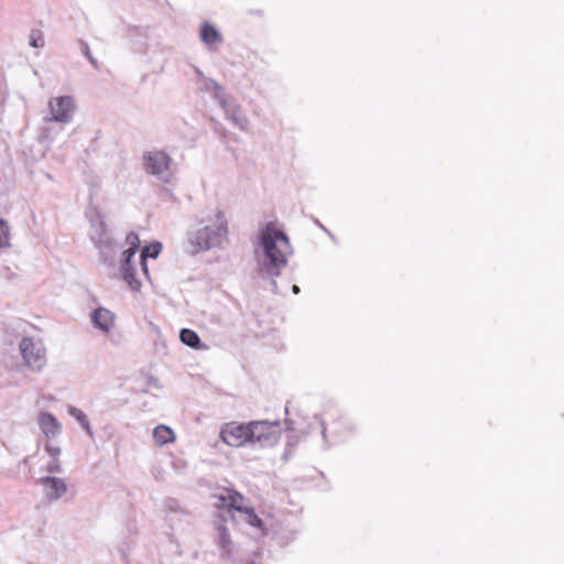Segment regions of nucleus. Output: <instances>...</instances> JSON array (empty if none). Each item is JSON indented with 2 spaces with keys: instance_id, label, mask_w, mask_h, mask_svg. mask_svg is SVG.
I'll return each mask as SVG.
<instances>
[{
  "instance_id": "nucleus-23",
  "label": "nucleus",
  "mask_w": 564,
  "mask_h": 564,
  "mask_svg": "<svg viewBox=\"0 0 564 564\" xmlns=\"http://www.w3.org/2000/svg\"><path fill=\"white\" fill-rule=\"evenodd\" d=\"M164 508L167 512H171V513H182V514L187 513V511L181 506L180 501L174 498L165 499Z\"/></svg>"
},
{
  "instance_id": "nucleus-25",
  "label": "nucleus",
  "mask_w": 564,
  "mask_h": 564,
  "mask_svg": "<svg viewBox=\"0 0 564 564\" xmlns=\"http://www.w3.org/2000/svg\"><path fill=\"white\" fill-rule=\"evenodd\" d=\"M247 516L246 521L254 527V528H263V521L258 517V514L254 512L251 508H245L243 511Z\"/></svg>"
},
{
  "instance_id": "nucleus-26",
  "label": "nucleus",
  "mask_w": 564,
  "mask_h": 564,
  "mask_svg": "<svg viewBox=\"0 0 564 564\" xmlns=\"http://www.w3.org/2000/svg\"><path fill=\"white\" fill-rule=\"evenodd\" d=\"M126 243L128 247L138 248L140 247V239L137 232L130 231L126 237Z\"/></svg>"
},
{
  "instance_id": "nucleus-20",
  "label": "nucleus",
  "mask_w": 564,
  "mask_h": 564,
  "mask_svg": "<svg viewBox=\"0 0 564 564\" xmlns=\"http://www.w3.org/2000/svg\"><path fill=\"white\" fill-rule=\"evenodd\" d=\"M202 89H204L206 91H212L214 98L217 101H219L221 99V97H225L227 95L224 87L220 86L216 80H214L212 78H204Z\"/></svg>"
},
{
  "instance_id": "nucleus-32",
  "label": "nucleus",
  "mask_w": 564,
  "mask_h": 564,
  "mask_svg": "<svg viewBox=\"0 0 564 564\" xmlns=\"http://www.w3.org/2000/svg\"><path fill=\"white\" fill-rule=\"evenodd\" d=\"M88 61L95 69H99V63L94 56L88 58Z\"/></svg>"
},
{
  "instance_id": "nucleus-3",
  "label": "nucleus",
  "mask_w": 564,
  "mask_h": 564,
  "mask_svg": "<svg viewBox=\"0 0 564 564\" xmlns=\"http://www.w3.org/2000/svg\"><path fill=\"white\" fill-rule=\"evenodd\" d=\"M228 234L227 220L221 212L216 215V224L187 232L188 252L196 254L221 243Z\"/></svg>"
},
{
  "instance_id": "nucleus-31",
  "label": "nucleus",
  "mask_w": 564,
  "mask_h": 564,
  "mask_svg": "<svg viewBox=\"0 0 564 564\" xmlns=\"http://www.w3.org/2000/svg\"><path fill=\"white\" fill-rule=\"evenodd\" d=\"M3 272H4V278L8 279V280H13L15 278V273H13L10 268H4L3 269Z\"/></svg>"
},
{
  "instance_id": "nucleus-34",
  "label": "nucleus",
  "mask_w": 564,
  "mask_h": 564,
  "mask_svg": "<svg viewBox=\"0 0 564 564\" xmlns=\"http://www.w3.org/2000/svg\"><path fill=\"white\" fill-rule=\"evenodd\" d=\"M315 224H316L319 228H322L323 230H325V231H326V228H325V227L319 223V220H318V219H315Z\"/></svg>"
},
{
  "instance_id": "nucleus-10",
  "label": "nucleus",
  "mask_w": 564,
  "mask_h": 564,
  "mask_svg": "<svg viewBox=\"0 0 564 564\" xmlns=\"http://www.w3.org/2000/svg\"><path fill=\"white\" fill-rule=\"evenodd\" d=\"M90 322L95 328L109 333L115 324V314L105 307H98L91 312Z\"/></svg>"
},
{
  "instance_id": "nucleus-12",
  "label": "nucleus",
  "mask_w": 564,
  "mask_h": 564,
  "mask_svg": "<svg viewBox=\"0 0 564 564\" xmlns=\"http://www.w3.org/2000/svg\"><path fill=\"white\" fill-rule=\"evenodd\" d=\"M99 250V257L104 264L108 267H115L116 264V256L119 249V246L112 239L104 245L97 247Z\"/></svg>"
},
{
  "instance_id": "nucleus-29",
  "label": "nucleus",
  "mask_w": 564,
  "mask_h": 564,
  "mask_svg": "<svg viewBox=\"0 0 564 564\" xmlns=\"http://www.w3.org/2000/svg\"><path fill=\"white\" fill-rule=\"evenodd\" d=\"M45 451L52 457H56V456H58L61 454V448L57 447V446L46 445L45 446Z\"/></svg>"
},
{
  "instance_id": "nucleus-2",
  "label": "nucleus",
  "mask_w": 564,
  "mask_h": 564,
  "mask_svg": "<svg viewBox=\"0 0 564 564\" xmlns=\"http://www.w3.org/2000/svg\"><path fill=\"white\" fill-rule=\"evenodd\" d=\"M220 437L229 446L240 447L246 444L260 448L276 445L281 437V423L279 420L250 421L248 423H227L220 431Z\"/></svg>"
},
{
  "instance_id": "nucleus-22",
  "label": "nucleus",
  "mask_w": 564,
  "mask_h": 564,
  "mask_svg": "<svg viewBox=\"0 0 564 564\" xmlns=\"http://www.w3.org/2000/svg\"><path fill=\"white\" fill-rule=\"evenodd\" d=\"M10 246V228L8 223L0 217V248Z\"/></svg>"
},
{
  "instance_id": "nucleus-7",
  "label": "nucleus",
  "mask_w": 564,
  "mask_h": 564,
  "mask_svg": "<svg viewBox=\"0 0 564 564\" xmlns=\"http://www.w3.org/2000/svg\"><path fill=\"white\" fill-rule=\"evenodd\" d=\"M218 104L224 110L227 120H229L239 130L248 131L249 120L243 113L241 106L232 96L227 94L225 97H221Z\"/></svg>"
},
{
  "instance_id": "nucleus-4",
  "label": "nucleus",
  "mask_w": 564,
  "mask_h": 564,
  "mask_svg": "<svg viewBox=\"0 0 564 564\" xmlns=\"http://www.w3.org/2000/svg\"><path fill=\"white\" fill-rule=\"evenodd\" d=\"M19 349L26 367L33 371H42L46 365V351L41 340L31 337H23L20 340Z\"/></svg>"
},
{
  "instance_id": "nucleus-33",
  "label": "nucleus",
  "mask_w": 564,
  "mask_h": 564,
  "mask_svg": "<svg viewBox=\"0 0 564 564\" xmlns=\"http://www.w3.org/2000/svg\"><path fill=\"white\" fill-rule=\"evenodd\" d=\"M292 291H293V293H294V294H299V293H300V288H299L297 285H295V284H294V285L292 286Z\"/></svg>"
},
{
  "instance_id": "nucleus-30",
  "label": "nucleus",
  "mask_w": 564,
  "mask_h": 564,
  "mask_svg": "<svg viewBox=\"0 0 564 564\" xmlns=\"http://www.w3.org/2000/svg\"><path fill=\"white\" fill-rule=\"evenodd\" d=\"M217 498L218 502L216 503V507L227 509V495H219Z\"/></svg>"
},
{
  "instance_id": "nucleus-11",
  "label": "nucleus",
  "mask_w": 564,
  "mask_h": 564,
  "mask_svg": "<svg viewBox=\"0 0 564 564\" xmlns=\"http://www.w3.org/2000/svg\"><path fill=\"white\" fill-rule=\"evenodd\" d=\"M39 425L46 436H55L61 432V424L50 412H41L39 415Z\"/></svg>"
},
{
  "instance_id": "nucleus-1",
  "label": "nucleus",
  "mask_w": 564,
  "mask_h": 564,
  "mask_svg": "<svg viewBox=\"0 0 564 564\" xmlns=\"http://www.w3.org/2000/svg\"><path fill=\"white\" fill-rule=\"evenodd\" d=\"M259 242L262 249V257L258 259L259 272L263 279L270 278L271 291L279 293L274 278L280 275L293 253L290 239L273 223H268L260 232Z\"/></svg>"
},
{
  "instance_id": "nucleus-21",
  "label": "nucleus",
  "mask_w": 564,
  "mask_h": 564,
  "mask_svg": "<svg viewBox=\"0 0 564 564\" xmlns=\"http://www.w3.org/2000/svg\"><path fill=\"white\" fill-rule=\"evenodd\" d=\"M227 509L228 510H236L239 512H242L245 507L241 506V502L243 501V496L240 495L236 490H227Z\"/></svg>"
},
{
  "instance_id": "nucleus-5",
  "label": "nucleus",
  "mask_w": 564,
  "mask_h": 564,
  "mask_svg": "<svg viewBox=\"0 0 564 564\" xmlns=\"http://www.w3.org/2000/svg\"><path fill=\"white\" fill-rule=\"evenodd\" d=\"M48 109L50 117L45 118L47 121L66 124L73 120L76 105L72 96H59L50 100Z\"/></svg>"
},
{
  "instance_id": "nucleus-27",
  "label": "nucleus",
  "mask_w": 564,
  "mask_h": 564,
  "mask_svg": "<svg viewBox=\"0 0 564 564\" xmlns=\"http://www.w3.org/2000/svg\"><path fill=\"white\" fill-rule=\"evenodd\" d=\"M46 470L51 474H54V473H62V466H61V463L58 459H54L52 462H50L46 466Z\"/></svg>"
},
{
  "instance_id": "nucleus-16",
  "label": "nucleus",
  "mask_w": 564,
  "mask_h": 564,
  "mask_svg": "<svg viewBox=\"0 0 564 564\" xmlns=\"http://www.w3.org/2000/svg\"><path fill=\"white\" fill-rule=\"evenodd\" d=\"M180 340L194 349H200L206 348V345H204L196 332L189 328H183L180 332Z\"/></svg>"
},
{
  "instance_id": "nucleus-28",
  "label": "nucleus",
  "mask_w": 564,
  "mask_h": 564,
  "mask_svg": "<svg viewBox=\"0 0 564 564\" xmlns=\"http://www.w3.org/2000/svg\"><path fill=\"white\" fill-rule=\"evenodd\" d=\"M79 44H80V51L87 57V59L93 57V54L90 52L88 43L85 42L84 40H79Z\"/></svg>"
},
{
  "instance_id": "nucleus-24",
  "label": "nucleus",
  "mask_w": 564,
  "mask_h": 564,
  "mask_svg": "<svg viewBox=\"0 0 564 564\" xmlns=\"http://www.w3.org/2000/svg\"><path fill=\"white\" fill-rule=\"evenodd\" d=\"M29 39L32 47L42 48L45 45L44 34L41 30L33 29Z\"/></svg>"
},
{
  "instance_id": "nucleus-9",
  "label": "nucleus",
  "mask_w": 564,
  "mask_h": 564,
  "mask_svg": "<svg viewBox=\"0 0 564 564\" xmlns=\"http://www.w3.org/2000/svg\"><path fill=\"white\" fill-rule=\"evenodd\" d=\"M37 481L43 487V495L47 502L57 501L67 491V485L63 478L44 476Z\"/></svg>"
},
{
  "instance_id": "nucleus-8",
  "label": "nucleus",
  "mask_w": 564,
  "mask_h": 564,
  "mask_svg": "<svg viewBox=\"0 0 564 564\" xmlns=\"http://www.w3.org/2000/svg\"><path fill=\"white\" fill-rule=\"evenodd\" d=\"M137 251L138 248L128 247L122 252V259L119 268L122 280L128 284L132 292L140 291L142 286L141 281L137 278L135 265L132 261Z\"/></svg>"
},
{
  "instance_id": "nucleus-17",
  "label": "nucleus",
  "mask_w": 564,
  "mask_h": 564,
  "mask_svg": "<svg viewBox=\"0 0 564 564\" xmlns=\"http://www.w3.org/2000/svg\"><path fill=\"white\" fill-rule=\"evenodd\" d=\"M68 414L70 416H73L78 422V424L82 426V429L85 432H87V434L89 436L94 435V432H93L89 419H88V416L86 415V413L83 410H80V409H78V408H76L74 405H69L68 406Z\"/></svg>"
},
{
  "instance_id": "nucleus-13",
  "label": "nucleus",
  "mask_w": 564,
  "mask_h": 564,
  "mask_svg": "<svg viewBox=\"0 0 564 564\" xmlns=\"http://www.w3.org/2000/svg\"><path fill=\"white\" fill-rule=\"evenodd\" d=\"M161 250H162V243L159 241H154V242L145 246L141 250L140 265H141L142 272L144 273L145 276L149 278V269H148V263H147L148 258H152V259L158 258L159 254L161 253Z\"/></svg>"
},
{
  "instance_id": "nucleus-19",
  "label": "nucleus",
  "mask_w": 564,
  "mask_h": 564,
  "mask_svg": "<svg viewBox=\"0 0 564 564\" xmlns=\"http://www.w3.org/2000/svg\"><path fill=\"white\" fill-rule=\"evenodd\" d=\"M217 539L218 546L225 552L226 556H229L231 554V539L229 531L225 525H219L217 528Z\"/></svg>"
},
{
  "instance_id": "nucleus-14",
  "label": "nucleus",
  "mask_w": 564,
  "mask_h": 564,
  "mask_svg": "<svg viewBox=\"0 0 564 564\" xmlns=\"http://www.w3.org/2000/svg\"><path fill=\"white\" fill-rule=\"evenodd\" d=\"M200 41L206 45L217 44L223 42V36L219 31L209 22H204L199 32Z\"/></svg>"
},
{
  "instance_id": "nucleus-18",
  "label": "nucleus",
  "mask_w": 564,
  "mask_h": 564,
  "mask_svg": "<svg viewBox=\"0 0 564 564\" xmlns=\"http://www.w3.org/2000/svg\"><path fill=\"white\" fill-rule=\"evenodd\" d=\"M174 437L175 435L173 430L166 425H159L153 430V438L155 443L161 446L173 442Z\"/></svg>"
},
{
  "instance_id": "nucleus-15",
  "label": "nucleus",
  "mask_w": 564,
  "mask_h": 564,
  "mask_svg": "<svg viewBox=\"0 0 564 564\" xmlns=\"http://www.w3.org/2000/svg\"><path fill=\"white\" fill-rule=\"evenodd\" d=\"M90 239L94 242L95 247H98L112 240V237L108 231L106 224L104 221H99L97 225L94 226V229L90 234Z\"/></svg>"
},
{
  "instance_id": "nucleus-35",
  "label": "nucleus",
  "mask_w": 564,
  "mask_h": 564,
  "mask_svg": "<svg viewBox=\"0 0 564 564\" xmlns=\"http://www.w3.org/2000/svg\"><path fill=\"white\" fill-rule=\"evenodd\" d=\"M322 434L324 437H326V429L323 426Z\"/></svg>"
},
{
  "instance_id": "nucleus-6",
  "label": "nucleus",
  "mask_w": 564,
  "mask_h": 564,
  "mask_svg": "<svg viewBox=\"0 0 564 564\" xmlns=\"http://www.w3.org/2000/svg\"><path fill=\"white\" fill-rule=\"evenodd\" d=\"M172 163V158L162 150L148 151L142 156V165L145 173L161 176Z\"/></svg>"
}]
</instances>
